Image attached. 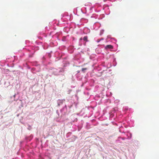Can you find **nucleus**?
Masks as SVG:
<instances>
[{"label": "nucleus", "mask_w": 159, "mask_h": 159, "mask_svg": "<svg viewBox=\"0 0 159 159\" xmlns=\"http://www.w3.org/2000/svg\"><path fill=\"white\" fill-rule=\"evenodd\" d=\"M83 40L84 41H88V37L87 36H85L83 38Z\"/></svg>", "instance_id": "obj_2"}, {"label": "nucleus", "mask_w": 159, "mask_h": 159, "mask_svg": "<svg viewBox=\"0 0 159 159\" xmlns=\"http://www.w3.org/2000/svg\"><path fill=\"white\" fill-rule=\"evenodd\" d=\"M82 38H81L80 39V40H82Z\"/></svg>", "instance_id": "obj_4"}, {"label": "nucleus", "mask_w": 159, "mask_h": 159, "mask_svg": "<svg viewBox=\"0 0 159 159\" xmlns=\"http://www.w3.org/2000/svg\"><path fill=\"white\" fill-rule=\"evenodd\" d=\"M106 48H109V49H112L113 48V47L112 45H108L106 46Z\"/></svg>", "instance_id": "obj_1"}, {"label": "nucleus", "mask_w": 159, "mask_h": 159, "mask_svg": "<svg viewBox=\"0 0 159 159\" xmlns=\"http://www.w3.org/2000/svg\"><path fill=\"white\" fill-rule=\"evenodd\" d=\"M99 41H100V40H97V42H99Z\"/></svg>", "instance_id": "obj_5"}, {"label": "nucleus", "mask_w": 159, "mask_h": 159, "mask_svg": "<svg viewBox=\"0 0 159 159\" xmlns=\"http://www.w3.org/2000/svg\"><path fill=\"white\" fill-rule=\"evenodd\" d=\"M87 70V68H83L82 69V71L84 72L85 70Z\"/></svg>", "instance_id": "obj_3"}]
</instances>
